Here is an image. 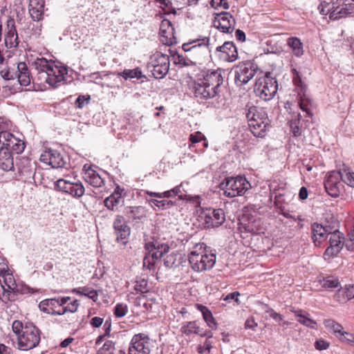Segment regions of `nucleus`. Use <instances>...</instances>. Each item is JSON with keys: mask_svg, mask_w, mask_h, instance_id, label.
I'll return each mask as SVG.
<instances>
[{"mask_svg": "<svg viewBox=\"0 0 354 354\" xmlns=\"http://www.w3.org/2000/svg\"><path fill=\"white\" fill-rule=\"evenodd\" d=\"M223 82L222 71L220 69L207 71L198 82L191 81L189 83L190 93L201 99H208L216 96L220 86Z\"/></svg>", "mask_w": 354, "mask_h": 354, "instance_id": "f257e3e1", "label": "nucleus"}, {"mask_svg": "<svg viewBox=\"0 0 354 354\" xmlns=\"http://www.w3.org/2000/svg\"><path fill=\"white\" fill-rule=\"evenodd\" d=\"M32 64L37 71L41 83H46L53 87L58 86L68 73L65 66L57 65L54 61L44 57L37 58Z\"/></svg>", "mask_w": 354, "mask_h": 354, "instance_id": "f03ea898", "label": "nucleus"}, {"mask_svg": "<svg viewBox=\"0 0 354 354\" xmlns=\"http://www.w3.org/2000/svg\"><path fill=\"white\" fill-rule=\"evenodd\" d=\"M12 328L17 335V348L21 351H28L36 347L40 342V330L32 324L25 325L19 320L12 322Z\"/></svg>", "mask_w": 354, "mask_h": 354, "instance_id": "7ed1b4c3", "label": "nucleus"}, {"mask_svg": "<svg viewBox=\"0 0 354 354\" xmlns=\"http://www.w3.org/2000/svg\"><path fill=\"white\" fill-rule=\"evenodd\" d=\"M188 260L194 272L211 270L216 263V255L209 251L204 243H196L188 255Z\"/></svg>", "mask_w": 354, "mask_h": 354, "instance_id": "20e7f679", "label": "nucleus"}, {"mask_svg": "<svg viewBox=\"0 0 354 354\" xmlns=\"http://www.w3.org/2000/svg\"><path fill=\"white\" fill-rule=\"evenodd\" d=\"M209 37H199L183 44L185 53H188V57L194 60V64H202L210 57Z\"/></svg>", "mask_w": 354, "mask_h": 354, "instance_id": "39448f33", "label": "nucleus"}, {"mask_svg": "<svg viewBox=\"0 0 354 354\" xmlns=\"http://www.w3.org/2000/svg\"><path fill=\"white\" fill-rule=\"evenodd\" d=\"M11 127V121L0 112V143H2L5 149L19 154L24 151L25 144L7 131Z\"/></svg>", "mask_w": 354, "mask_h": 354, "instance_id": "423d86ee", "label": "nucleus"}, {"mask_svg": "<svg viewBox=\"0 0 354 354\" xmlns=\"http://www.w3.org/2000/svg\"><path fill=\"white\" fill-rule=\"evenodd\" d=\"M254 92L257 96L264 101H268L274 97L278 89V84L270 73L259 77L254 84Z\"/></svg>", "mask_w": 354, "mask_h": 354, "instance_id": "0eeeda50", "label": "nucleus"}, {"mask_svg": "<svg viewBox=\"0 0 354 354\" xmlns=\"http://www.w3.org/2000/svg\"><path fill=\"white\" fill-rule=\"evenodd\" d=\"M221 185L223 186L225 196L230 198L244 194L250 187L247 179L240 176L225 178Z\"/></svg>", "mask_w": 354, "mask_h": 354, "instance_id": "6e6552de", "label": "nucleus"}, {"mask_svg": "<svg viewBox=\"0 0 354 354\" xmlns=\"http://www.w3.org/2000/svg\"><path fill=\"white\" fill-rule=\"evenodd\" d=\"M170 62L168 55L156 52L150 57L148 68L156 79L164 77L168 73Z\"/></svg>", "mask_w": 354, "mask_h": 354, "instance_id": "1a4fd4ad", "label": "nucleus"}, {"mask_svg": "<svg viewBox=\"0 0 354 354\" xmlns=\"http://www.w3.org/2000/svg\"><path fill=\"white\" fill-rule=\"evenodd\" d=\"M246 118L252 133L257 137H263L269 125L266 112H247Z\"/></svg>", "mask_w": 354, "mask_h": 354, "instance_id": "9d476101", "label": "nucleus"}, {"mask_svg": "<svg viewBox=\"0 0 354 354\" xmlns=\"http://www.w3.org/2000/svg\"><path fill=\"white\" fill-rule=\"evenodd\" d=\"M257 70V66L250 61L239 63L234 68L235 84L238 86L246 84L253 78Z\"/></svg>", "mask_w": 354, "mask_h": 354, "instance_id": "9b49d317", "label": "nucleus"}, {"mask_svg": "<svg viewBox=\"0 0 354 354\" xmlns=\"http://www.w3.org/2000/svg\"><path fill=\"white\" fill-rule=\"evenodd\" d=\"M199 217L205 228L218 227L225 221V213L222 209H203Z\"/></svg>", "mask_w": 354, "mask_h": 354, "instance_id": "f8f14e48", "label": "nucleus"}, {"mask_svg": "<svg viewBox=\"0 0 354 354\" xmlns=\"http://www.w3.org/2000/svg\"><path fill=\"white\" fill-rule=\"evenodd\" d=\"M153 346L152 340L145 333L133 336L128 349V354H150Z\"/></svg>", "mask_w": 354, "mask_h": 354, "instance_id": "ddd939ff", "label": "nucleus"}, {"mask_svg": "<svg viewBox=\"0 0 354 354\" xmlns=\"http://www.w3.org/2000/svg\"><path fill=\"white\" fill-rule=\"evenodd\" d=\"M17 290V285L13 274L6 268H0V299H10L11 293Z\"/></svg>", "mask_w": 354, "mask_h": 354, "instance_id": "4468645a", "label": "nucleus"}, {"mask_svg": "<svg viewBox=\"0 0 354 354\" xmlns=\"http://www.w3.org/2000/svg\"><path fill=\"white\" fill-rule=\"evenodd\" d=\"M346 1H342L339 3H330L324 7L322 12L326 11L329 14V18L332 20H338L351 15H354V3H346Z\"/></svg>", "mask_w": 354, "mask_h": 354, "instance_id": "2eb2a0df", "label": "nucleus"}, {"mask_svg": "<svg viewBox=\"0 0 354 354\" xmlns=\"http://www.w3.org/2000/svg\"><path fill=\"white\" fill-rule=\"evenodd\" d=\"M342 177L341 171H332L326 176L324 187L328 194L333 198L338 197L344 190Z\"/></svg>", "mask_w": 354, "mask_h": 354, "instance_id": "dca6fc26", "label": "nucleus"}, {"mask_svg": "<svg viewBox=\"0 0 354 354\" xmlns=\"http://www.w3.org/2000/svg\"><path fill=\"white\" fill-rule=\"evenodd\" d=\"M329 236L330 245L326 248L324 253L325 260H329L330 258L337 256L344 245V237L342 233L339 231L328 233Z\"/></svg>", "mask_w": 354, "mask_h": 354, "instance_id": "f3484780", "label": "nucleus"}, {"mask_svg": "<svg viewBox=\"0 0 354 354\" xmlns=\"http://www.w3.org/2000/svg\"><path fill=\"white\" fill-rule=\"evenodd\" d=\"M235 19L229 12L217 14L213 21V26L224 33H231L234 29Z\"/></svg>", "mask_w": 354, "mask_h": 354, "instance_id": "a211bd4d", "label": "nucleus"}, {"mask_svg": "<svg viewBox=\"0 0 354 354\" xmlns=\"http://www.w3.org/2000/svg\"><path fill=\"white\" fill-rule=\"evenodd\" d=\"M40 161L53 168L62 167L66 164L63 155L56 149H48L40 156Z\"/></svg>", "mask_w": 354, "mask_h": 354, "instance_id": "6ab92c4d", "label": "nucleus"}, {"mask_svg": "<svg viewBox=\"0 0 354 354\" xmlns=\"http://www.w3.org/2000/svg\"><path fill=\"white\" fill-rule=\"evenodd\" d=\"M216 51L218 56L223 61L232 62L238 57V52L236 46L231 41H225L222 46L216 47Z\"/></svg>", "mask_w": 354, "mask_h": 354, "instance_id": "aec40b11", "label": "nucleus"}, {"mask_svg": "<svg viewBox=\"0 0 354 354\" xmlns=\"http://www.w3.org/2000/svg\"><path fill=\"white\" fill-rule=\"evenodd\" d=\"M113 227L117 236V240H127L131 234V229L122 215H117L114 218ZM126 241L123 243L125 244Z\"/></svg>", "mask_w": 354, "mask_h": 354, "instance_id": "412c9836", "label": "nucleus"}, {"mask_svg": "<svg viewBox=\"0 0 354 354\" xmlns=\"http://www.w3.org/2000/svg\"><path fill=\"white\" fill-rule=\"evenodd\" d=\"M82 177L90 185L99 188L104 185V180L98 173L93 169L92 165L86 164L83 167Z\"/></svg>", "mask_w": 354, "mask_h": 354, "instance_id": "4be33fe9", "label": "nucleus"}, {"mask_svg": "<svg viewBox=\"0 0 354 354\" xmlns=\"http://www.w3.org/2000/svg\"><path fill=\"white\" fill-rule=\"evenodd\" d=\"M4 44L7 48H15L19 44L18 34L15 27V22L13 19L7 21V30L5 35Z\"/></svg>", "mask_w": 354, "mask_h": 354, "instance_id": "5701e85b", "label": "nucleus"}, {"mask_svg": "<svg viewBox=\"0 0 354 354\" xmlns=\"http://www.w3.org/2000/svg\"><path fill=\"white\" fill-rule=\"evenodd\" d=\"M122 189L118 186L114 192L104 201V206L109 210L116 211L119 206L124 203V198L122 196Z\"/></svg>", "mask_w": 354, "mask_h": 354, "instance_id": "b1692460", "label": "nucleus"}, {"mask_svg": "<svg viewBox=\"0 0 354 354\" xmlns=\"http://www.w3.org/2000/svg\"><path fill=\"white\" fill-rule=\"evenodd\" d=\"M312 239L316 246H320L322 243L328 238L327 230L321 224L314 223L311 225Z\"/></svg>", "mask_w": 354, "mask_h": 354, "instance_id": "393cba45", "label": "nucleus"}, {"mask_svg": "<svg viewBox=\"0 0 354 354\" xmlns=\"http://www.w3.org/2000/svg\"><path fill=\"white\" fill-rule=\"evenodd\" d=\"M180 332L187 336H189L192 334L198 335L201 337L207 335L206 333H205L203 330L201 328L197 321L187 322L183 323L180 328Z\"/></svg>", "mask_w": 354, "mask_h": 354, "instance_id": "a878e982", "label": "nucleus"}, {"mask_svg": "<svg viewBox=\"0 0 354 354\" xmlns=\"http://www.w3.org/2000/svg\"><path fill=\"white\" fill-rule=\"evenodd\" d=\"M71 292L78 296H85L91 299L93 302L99 300V290H95L88 286H82L71 290Z\"/></svg>", "mask_w": 354, "mask_h": 354, "instance_id": "bb28decb", "label": "nucleus"}, {"mask_svg": "<svg viewBox=\"0 0 354 354\" xmlns=\"http://www.w3.org/2000/svg\"><path fill=\"white\" fill-rule=\"evenodd\" d=\"M41 310L48 314L58 315L57 312L59 311L60 304L58 299H48L43 300L39 304Z\"/></svg>", "mask_w": 354, "mask_h": 354, "instance_id": "cd10ccee", "label": "nucleus"}, {"mask_svg": "<svg viewBox=\"0 0 354 354\" xmlns=\"http://www.w3.org/2000/svg\"><path fill=\"white\" fill-rule=\"evenodd\" d=\"M195 307L202 313L203 318L207 325L212 329H216L217 328V323L211 310L207 307L201 304H196Z\"/></svg>", "mask_w": 354, "mask_h": 354, "instance_id": "c85d7f7f", "label": "nucleus"}, {"mask_svg": "<svg viewBox=\"0 0 354 354\" xmlns=\"http://www.w3.org/2000/svg\"><path fill=\"white\" fill-rule=\"evenodd\" d=\"M13 167V158L11 152L2 147L0 149V168L4 171H10Z\"/></svg>", "mask_w": 354, "mask_h": 354, "instance_id": "c756f323", "label": "nucleus"}, {"mask_svg": "<svg viewBox=\"0 0 354 354\" xmlns=\"http://www.w3.org/2000/svg\"><path fill=\"white\" fill-rule=\"evenodd\" d=\"M73 180H71V176H66L64 178H59L55 183V189L57 191L64 192L71 195L73 190H71V185Z\"/></svg>", "mask_w": 354, "mask_h": 354, "instance_id": "7c9ffc66", "label": "nucleus"}, {"mask_svg": "<svg viewBox=\"0 0 354 354\" xmlns=\"http://www.w3.org/2000/svg\"><path fill=\"white\" fill-rule=\"evenodd\" d=\"M287 45L291 48L293 55L297 57H301L304 53V46L300 39L297 37H291L287 39Z\"/></svg>", "mask_w": 354, "mask_h": 354, "instance_id": "2f4dec72", "label": "nucleus"}, {"mask_svg": "<svg viewBox=\"0 0 354 354\" xmlns=\"http://www.w3.org/2000/svg\"><path fill=\"white\" fill-rule=\"evenodd\" d=\"M145 194H147L151 197H156L158 198H171L175 196H178L181 192L180 187L176 186L170 190L165 191L164 192H154L149 190H142Z\"/></svg>", "mask_w": 354, "mask_h": 354, "instance_id": "473e14b6", "label": "nucleus"}, {"mask_svg": "<svg viewBox=\"0 0 354 354\" xmlns=\"http://www.w3.org/2000/svg\"><path fill=\"white\" fill-rule=\"evenodd\" d=\"M146 202L149 203L154 209L155 207L160 209H167L175 205V203L170 200H157V199H148L145 198Z\"/></svg>", "mask_w": 354, "mask_h": 354, "instance_id": "72a5a7b5", "label": "nucleus"}, {"mask_svg": "<svg viewBox=\"0 0 354 354\" xmlns=\"http://www.w3.org/2000/svg\"><path fill=\"white\" fill-rule=\"evenodd\" d=\"M129 218L133 220H142L147 217V211L142 206L133 207L128 212Z\"/></svg>", "mask_w": 354, "mask_h": 354, "instance_id": "f704fd0d", "label": "nucleus"}, {"mask_svg": "<svg viewBox=\"0 0 354 354\" xmlns=\"http://www.w3.org/2000/svg\"><path fill=\"white\" fill-rule=\"evenodd\" d=\"M305 92H300L299 100L298 101V105L302 111H310L315 108L313 101L309 97H306Z\"/></svg>", "mask_w": 354, "mask_h": 354, "instance_id": "c9c22d12", "label": "nucleus"}, {"mask_svg": "<svg viewBox=\"0 0 354 354\" xmlns=\"http://www.w3.org/2000/svg\"><path fill=\"white\" fill-rule=\"evenodd\" d=\"M324 324L325 327L332 331L338 339H339L340 334L344 331L343 330L342 326L333 319H326Z\"/></svg>", "mask_w": 354, "mask_h": 354, "instance_id": "e433bc0d", "label": "nucleus"}, {"mask_svg": "<svg viewBox=\"0 0 354 354\" xmlns=\"http://www.w3.org/2000/svg\"><path fill=\"white\" fill-rule=\"evenodd\" d=\"M301 313V310L295 312V315L297 317V321L300 324L305 325L308 327H310L311 328H315L317 326V322L315 320L309 318L308 316L303 315Z\"/></svg>", "mask_w": 354, "mask_h": 354, "instance_id": "4c0bfd02", "label": "nucleus"}, {"mask_svg": "<svg viewBox=\"0 0 354 354\" xmlns=\"http://www.w3.org/2000/svg\"><path fill=\"white\" fill-rule=\"evenodd\" d=\"M320 283L322 287L325 288H335L340 285L338 278L333 276L324 277L323 279L320 281Z\"/></svg>", "mask_w": 354, "mask_h": 354, "instance_id": "58836bf2", "label": "nucleus"}, {"mask_svg": "<svg viewBox=\"0 0 354 354\" xmlns=\"http://www.w3.org/2000/svg\"><path fill=\"white\" fill-rule=\"evenodd\" d=\"M339 171H342V180L348 186L354 187V172L347 167Z\"/></svg>", "mask_w": 354, "mask_h": 354, "instance_id": "ea45409f", "label": "nucleus"}, {"mask_svg": "<svg viewBox=\"0 0 354 354\" xmlns=\"http://www.w3.org/2000/svg\"><path fill=\"white\" fill-rule=\"evenodd\" d=\"M73 180H74L73 181L71 185V190L73 192V194H71V196L75 198H80L84 194V187L81 182L76 180L75 177H73Z\"/></svg>", "mask_w": 354, "mask_h": 354, "instance_id": "a19ab883", "label": "nucleus"}, {"mask_svg": "<svg viewBox=\"0 0 354 354\" xmlns=\"http://www.w3.org/2000/svg\"><path fill=\"white\" fill-rule=\"evenodd\" d=\"M118 75L123 77L125 80L138 78L140 79L142 76V72L139 68L134 69H125L122 72L118 73Z\"/></svg>", "mask_w": 354, "mask_h": 354, "instance_id": "79ce46f5", "label": "nucleus"}, {"mask_svg": "<svg viewBox=\"0 0 354 354\" xmlns=\"http://www.w3.org/2000/svg\"><path fill=\"white\" fill-rule=\"evenodd\" d=\"M341 291H339L336 295V297L339 298ZM343 299H338V301L341 302H346V301L351 300L354 298V285L346 286L344 290L342 291Z\"/></svg>", "mask_w": 354, "mask_h": 354, "instance_id": "37998d69", "label": "nucleus"}, {"mask_svg": "<svg viewBox=\"0 0 354 354\" xmlns=\"http://www.w3.org/2000/svg\"><path fill=\"white\" fill-rule=\"evenodd\" d=\"M79 307V301L75 299L64 307H59V311L57 312L58 315H62L66 313H75Z\"/></svg>", "mask_w": 354, "mask_h": 354, "instance_id": "c03bdc74", "label": "nucleus"}, {"mask_svg": "<svg viewBox=\"0 0 354 354\" xmlns=\"http://www.w3.org/2000/svg\"><path fill=\"white\" fill-rule=\"evenodd\" d=\"M293 113H297L295 115L296 119L295 120H292L290 122V127L291 129V131L293 133L295 137H298L301 134V131L299 126L300 122V113L298 112H293Z\"/></svg>", "mask_w": 354, "mask_h": 354, "instance_id": "a18cd8bd", "label": "nucleus"}, {"mask_svg": "<svg viewBox=\"0 0 354 354\" xmlns=\"http://www.w3.org/2000/svg\"><path fill=\"white\" fill-rule=\"evenodd\" d=\"M291 72L292 74V81L294 84L297 87L300 88L301 92H306V86L303 83L299 73L297 71L296 68H292Z\"/></svg>", "mask_w": 354, "mask_h": 354, "instance_id": "49530a36", "label": "nucleus"}, {"mask_svg": "<svg viewBox=\"0 0 354 354\" xmlns=\"http://www.w3.org/2000/svg\"><path fill=\"white\" fill-rule=\"evenodd\" d=\"M260 225L259 220H254L252 222H248V223L245 224L243 227L245 230V232H250L253 234H257L260 233V229L258 227Z\"/></svg>", "mask_w": 354, "mask_h": 354, "instance_id": "de8ad7c7", "label": "nucleus"}, {"mask_svg": "<svg viewBox=\"0 0 354 354\" xmlns=\"http://www.w3.org/2000/svg\"><path fill=\"white\" fill-rule=\"evenodd\" d=\"M134 290L137 292H140L142 294L149 292V286L148 281L145 279L137 280L134 286Z\"/></svg>", "mask_w": 354, "mask_h": 354, "instance_id": "09e8293b", "label": "nucleus"}, {"mask_svg": "<svg viewBox=\"0 0 354 354\" xmlns=\"http://www.w3.org/2000/svg\"><path fill=\"white\" fill-rule=\"evenodd\" d=\"M114 350V342L111 340H108L105 342L102 347L98 350L97 354H115Z\"/></svg>", "mask_w": 354, "mask_h": 354, "instance_id": "8fccbe9b", "label": "nucleus"}, {"mask_svg": "<svg viewBox=\"0 0 354 354\" xmlns=\"http://www.w3.org/2000/svg\"><path fill=\"white\" fill-rule=\"evenodd\" d=\"M175 62L176 64H179L182 66H188L192 65H196L197 64H194V60L188 57V53H185V55H178L177 58L176 59Z\"/></svg>", "mask_w": 354, "mask_h": 354, "instance_id": "3c124183", "label": "nucleus"}, {"mask_svg": "<svg viewBox=\"0 0 354 354\" xmlns=\"http://www.w3.org/2000/svg\"><path fill=\"white\" fill-rule=\"evenodd\" d=\"M344 244L348 250L354 251V224L351 231L348 233Z\"/></svg>", "mask_w": 354, "mask_h": 354, "instance_id": "603ef678", "label": "nucleus"}, {"mask_svg": "<svg viewBox=\"0 0 354 354\" xmlns=\"http://www.w3.org/2000/svg\"><path fill=\"white\" fill-rule=\"evenodd\" d=\"M128 312V307L125 304H118L115 306L114 315L117 317H122L126 315Z\"/></svg>", "mask_w": 354, "mask_h": 354, "instance_id": "864d4df0", "label": "nucleus"}, {"mask_svg": "<svg viewBox=\"0 0 354 354\" xmlns=\"http://www.w3.org/2000/svg\"><path fill=\"white\" fill-rule=\"evenodd\" d=\"M90 95H80L75 100L76 107L78 109H84L90 102Z\"/></svg>", "mask_w": 354, "mask_h": 354, "instance_id": "5fc2aeb1", "label": "nucleus"}, {"mask_svg": "<svg viewBox=\"0 0 354 354\" xmlns=\"http://www.w3.org/2000/svg\"><path fill=\"white\" fill-rule=\"evenodd\" d=\"M0 74L6 80H15L17 77V73L13 69L10 70V68L1 70Z\"/></svg>", "mask_w": 354, "mask_h": 354, "instance_id": "6e6d98bb", "label": "nucleus"}, {"mask_svg": "<svg viewBox=\"0 0 354 354\" xmlns=\"http://www.w3.org/2000/svg\"><path fill=\"white\" fill-rule=\"evenodd\" d=\"M29 13L34 21H39L42 19L44 9L38 8H29Z\"/></svg>", "mask_w": 354, "mask_h": 354, "instance_id": "4d7b16f0", "label": "nucleus"}, {"mask_svg": "<svg viewBox=\"0 0 354 354\" xmlns=\"http://www.w3.org/2000/svg\"><path fill=\"white\" fill-rule=\"evenodd\" d=\"M342 342L347 343L351 345L354 344V334L344 331L341 333L339 339Z\"/></svg>", "mask_w": 354, "mask_h": 354, "instance_id": "13d9d810", "label": "nucleus"}, {"mask_svg": "<svg viewBox=\"0 0 354 354\" xmlns=\"http://www.w3.org/2000/svg\"><path fill=\"white\" fill-rule=\"evenodd\" d=\"M170 30L172 32L173 27L171 26V21L168 19L162 20L160 25V31L162 34V36L165 37V34L167 32L169 33Z\"/></svg>", "mask_w": 354, "mask_h": 354, "instance_id": "bf43d9fd", "label": "nucleus"}, {"mask_svg": "<svg viewBox=\"0 0 354 354\" xmlns=\"http://www.w3.org/2000/svg\"><path fill=\"white\" fill-rule=\"evenodd\" d=\"M16 78L18 79V82L21 86H28L30 83L29 72L17 74Z\"/></svg>", "mask_w": 354, "mask_h": 354, "instance_id": "052dcab7", "label": "nucleus"}, {"mask_svg": "<svg viewBox=\"0 0 354 354\" xmlns=\"http://www.w3.org/2000/svg\"><path fill=\"white\" fill-rule=\"evenodd\" d=\"M210 4L212 7L216 9L219 7H222L223 9L227 10L230 8L227 0H212Z\"/></svg>", "mask_w": 354, "mask_h": 354, "instance_id": "680f3d73", "label": "nucleus"}, {"mask_svg": "<svg viewBox=\"0 0 354 354\" xmlns=\"http://www.w3.org/2000/svg\"><path fill=\"white\" fill-rule=\"evenodd\" d=\"M329 346V342L323 339H319L315 342V347L319 351L326 350Z\"/></svg>", "mask_w": 354, "mask_h": 354, "instance_id": "e2e57ef3", "label": "nucleus"}, {"mask_svg": "<svg viewBox=\"0 0 354 354\" xmlns=\"http://www.w3.org/2000/svg\"><path fill=\"white\" fill-rule=\"evenodd\" d=\"M155 261L153 258L146 256L143 259V266L149 270H153L155 268Z\"/></svg>", "mask_w": 354, "mask_h": 354, "instance_id": "0e129e2a", "label": "nucleus"}, {"mask_svg": "<svg viewBox=\"0 0 354 354\" xmlns=\"http://www.w3.org/2000/svg\"><path fill=\"white\" fill-rule=\"evenodd\" d=\"M240 296V293L238 291L232 292L223 297L224 301H230L234 300L237 304L240 303L239 297Z\"/></svg>", "mask_w": 354, "mask_h": 354, "instance_id": "69168bd1", "label": "nucleus"}, {"mask_svg": "<svg viewBox=\"0 0 354 354\" xmlns=\"http://www.w3.org/2000/svg\"><path fill=\"white\" fill-rule=\"evenodd\" d=\"M44 0H30L29 8H38L39 9H44Z\"/></svg>", "mask_w": 354, "mask_h": 354, "instance_id": "338daca9", "label": "nucleus"}, {"mask_svg": "<svg viewBox=\"0 0 354 354\" xmlns=\"http://www.w3.org/2000/svg\"><path fill=\"white\" fill-rule=\"evenodd\" d=\"M257 326V323L255 322L254 318L253 317H250L248 319H246L245 322V328L254 330Z\"/></svg>", "mask_w": 354, "mask_h": 354, "instance_id": "774afa93", "label": "nucleus"}]
</instances>
